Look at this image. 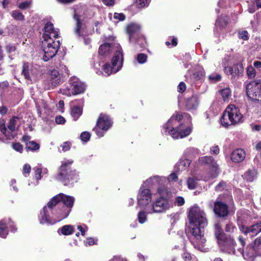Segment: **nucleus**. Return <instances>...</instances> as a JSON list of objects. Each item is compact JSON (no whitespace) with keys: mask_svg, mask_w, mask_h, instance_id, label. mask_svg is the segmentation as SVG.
Listing matches in <instances>:
<instances>
[{"mask_svg":"<svg viewBox=\"0 0 261 261\" xmlns=\"http://www.w3.org/2000/svg\"><path fill=\"white\" fill-rule=\"evenodd\" d=\"M190 225V241L194 247L204 251L206 239L204 237L205 227L207 225L205 214L197 206L192 207L189 214Z\"/></svg>","mask_w":261,"mask_h":261,"instance_id":"1","label":"nucleus"},{"mask_svg":"<svg viewBox=\"0 0 261 261\" xmlns=\"http://www.w3.org/2000/svg\"><path fill=\"white\" fill-rule=\"evenodd\" d=\"M74 202L73 197L60 193L48 202V207L50 211L56 207L61 216L66 215V218L71 212Z\"/></svg>","mask_w":261,"mask_h":261,"instance_id":"2","label":"nucleus"},{"mask_svg":"<svg viewBox=\"0 0 261 261\" xmlns=\"http://www.w3.org/2000/svg\"><path fill=\"white\" fill-rule=\"evenodd\" d=\"M183 118V116L176 114L173 115L168 122L163 126L164 133L167 132L173 138H183L188 136L191 132L190 127H185L182 124L178 127L174 128L177 123Z\"/></svg>","mask_w":261,"mask_h":261,"instance_id":"3","label":"nucleus"},{"mask_svg":"<svg viewBox=\"0 0 261 261\" xmlns=\"http://www.w3.org/2000/svg\"><path fill=\"white\" fill-rule=\"evenodd\" d=\"M73 163L72 160L65 159L62 161L56 176V179L62 182L64 186H72L79 179L78 173L71 167Z\"/></svg>","mask_w":261,"mask_h":261,"instance_id":"4","label":"nucleus"},{"mask_svg":"<svg viewBox=\"0 0 261 261\" xmlns=\"http://www.w3.org/2000/svg\"><path fill=\"white\" fill-rule=\"evenodd\" d=\"M243 116L239 108L233 105L227 107L220 121L221 124L227 128L230 125H236L243 122Z\"/></svg>","mask_w":261,"mask_h":261,"instance_id":"5","label":"nucleus"},{"mask_svg":"<svg viewBox=\"0 0 261 261\" xmlns=\"http://www.w3.org/2000/svg\"><path fill=\"white\" fill-rule=\"evenodd\" d=\"M160 177L154 176L146 180L142 185L137 196L138 205L141 207L146 206L152 200V194L150 190L146 188L152 185L158 184Z\"/></svg>","mask_w":261,"mask_h":261,"instance_id":"6","label":"nucleus"},{"mask_svg":"<svg viewBox=\"0 0 261 261\" xmlns=\"http://www.w3.org/2000/svg\"><path fill=\"white\" fill-rule=\"evenodd\" d=\"M66 215L61 216L56 207L50 211L47 206H44L40 211L38 220L41 224L53 225L65 218Z\"/></svg>","mask_w":261,"mask_h":261,"instance_id":"7","label":"nucleus"},{"mask_svg":"<svg viewBox=\"0 0 261 261\" xmlns=\"http://www.w3.org/2000/svg\"><path fill=\"white\" fill-rule=\"evenodd\" d=\"M123 56L122 49L118 47L116 54L112 59L111 65L108 63L105 64L102 68V74L108 76L112 73L117 72L122 66Z\"/></svg>","mask_w":261,"mask_h":261,"instance_id":"8","label":"nucleus"},{"mask_svg":"<svg viewBox=\"0 0 261 261\" xmlns=\"http://www.w3.org/2000/svg\"><path fill=\"white\" fill-rule=\"evenodd\" d=\"M59 40L55 41L54 39H43L42 41V47L44 55L43 59L48 61L57 54L60 47Z\"/></svg>","mask_w":261,"mask_h":261,"instance_id":"9","label":"nucleus"},{"mask_svg":"<svg viewBox=\"0 0 261 261\" xmlns=\"http://www.w3.org/2000/svg\"><path fill=\"white\" fill-rule=\"evenodd\" d=\"M112 124L108 116L100 114L97 121V127L94 128L93 130L99 137H103L105 132L111 127Z\"/></svg>","mask_w":261,"mask_h":261,"instance_id":"10","label":"nucleus"},{"mask_svg":"<svg viewBox=\"0 0 261 261\" xmlns=\"http://www.w3.org/2000/svg\"><path fill=\"white\" fill-rule=\"evenodd\" d=\"M171 205L167 199L162 197L158 199L151 206L146 207L147 214L161 213L170 208Z\"/></svg>","mask_w":261,"mask_h":261,"instance_id":"11","label":"nucleus"},{"mask_svg":"<svg viewBox=\"0 0 261 261\" xmlns=\"http://www.w3.org/2000/svg\"><path fill=\"white\" fill-rule=\"evenodd\" d=\"M115 38L114 37H109V40L113 41L110 43H106L101 45L99 47V54L104 57H108L111 53L114 54L115 56L117 50L119 47L121 48L120 45L114 42Z\"/></svg>","mask_w":261,"mask_h":261,"instance_id":"12","label":"nucleus"},{"mask_svg":"<svg viewBox=\"0 0 261 261\" xmlns=\"http://www.w3.org/2000/svg\"><path fill=\"white\" fill-rule=\"evenodd\" d=\"M247 95L250 99L261 101V81H253L246 86Z\"/></svg>","mask_w":261,"mask_h":261,"instance_id":"13","label":"nucleus"},{"mask_svg":"<svg viewBox=\"0 0 261 261\" xmlns=\"http://www.w3.org/2000/svg\"><path fill=\"white\" fill-rule=\"evenodd\" d=\"M222 251L228 253L234 254L235 241L231 236H225L218 241Z\"/></svg>","mask_w":261,"mask_h":261,"instance_id":"14","label":"nucleus"},{"mask_svg":"<svg viewBox=\"0 0 261 261\" xmlns=\"http://www.w3.org/2000/svg\"><path fill=\"white\" fill-rule=\"evenodd\" d=\"M213 211L215 215L220 218L227 217L229 214L228 206L218 200L214 202Z\"/></svg>","mask_w":261,"mask_h":261,"instance_id":"15","label":"nucleus"},{"mask_svg":"<svg viewBox=\"0 0 261 261\" xmlns=\"http://www.w3.org/2000/svg\"><path fill=\"white\" fill-rule=\"evenodd\" d=\"M43 39H57L59 37V30L55 29L50 22H47L43 29Z\"/></svg>","mask_w":261,"mask_h":261,"instance_id":"16","label":"nucleus"},{"mask_svg":"<svg viewBox=\"0 0 261 261\" xmlns=\"http://www.w3.org/2000/svg\"><path fill=\"white\" fill-rule=\"evenodd\" d=\"M199 164L209 166L214 173L212 175V178L216 177L218 175V165L212 156H202L198 160Z\"/></svg>","mask_w":261,"mask_h":261,"instance_id":"17","label":"nucleus"},{"mask_svg":"<svg viewBox=\"0 0 261 261\" xmlns=\"http://www.w3.org/2000/svg\"><path fill=\"white\" fill-rule=\"evenodd\" d=\"M10 227L11 231H15L16 228L13 226V222L9 218L5 219L0 221V237L6 238L8 234V228Z\"/></svg>","mask_w":261,"mask_h":261,"instance_id":"18","label":"nucleus"},{"mask_svg":"<svg viewBox=\"0 0 261 261\" xmlns=\"http://www.w3.org/2000/svg\"><path fill=\"white\" fill-rule=\"evenodd\" d=\"M74 19L76 20V27L74 30V32L77 37H82L84 39V43L86 45H88L91 42V39L89 37L84 36L83 28H82V23L80 20V16L76 14L74 15Z\"/></svg>","mask_w":261,"mask_h":261,"instance_id":"19","label":"nucleus"},{"mask_svg":"<svg viewBox=\"0 0 261 261\" xmlns=\"http://www.w3.org/2000/svg\"><path fill=\"white\" fill-rule=\"evenodd\" d=\"M141 27L136 23H131L127 28L130 42H136V38L142 35L140 34Z\"/></svg>","mask_w":261,"mask_h":261,"instance_id":"20","label":"nucleus"},{"mask_svg":"<svg viewBox=\"0 0 261 261\" xmlns=\"http://www.w3.org/2000/svg\"><path fill=\"white\" fill-rule=\"evenodd\" d=\"M224 70L227 75H231L235 77L236 75H240L243 74L244 67L242 63H239L234 64L233 66L225 67Z\"/></svg>","mask_w":261,"mask_h":261,"instance_id":"21","label":"nucleus"},{"mask_svg":"<svg viewBox=\"0 0 261 261\" xmlns=\"http://www.w3.org/2000/svg\"><path fill=\"white\" fill-rule=\"evenodd\" d=\"M69 82L72 85V90L74 94L77 95L83 93L86 88L85 84L75 77H72Z\"/></svg>","mask_w":261,"mask_h":261,"instance_id":"22","label":"nucleus"},{"mask_svg":"<svg viewBox=\"0 0 261 261\" xmlns=\"http://www.w3.org/2000/svg\"><path fill=\"white\" fill-rule=\"evenodd\" d=\"M246 156L245 151L241 149L238 148L234 150L231 153L230 158L232 162L235 163H240L243 161Z\"/></svg>","mask_w":261,"mask_h":261,"instance_id":"23","label":"nucleus"},{"mask_svg":"<svg viewBox=\"0 0 261 261\" xmlns=\"http://www.w3.org/2000/svg\"><path fill=\"white\" fill-rule=\"evenodd\" d=\"M199 104V100L197 96H192L187 98L185 101V106L189 111L196 110Z\"/></svg>","mask_w":261,"mask_h":261,"instance_id":"24","label":"nucleus"},{"mask_svg":"<svg viewBox=\"0 0 261 261\" xmlns=\"http://www.w3.org/2000/svg\"><path fill=\"white\" fill-rule=\"evenodd\" d=\"M190 161L188 159L180 160L175 166V171L176 172L182 171L186 170L190 166Z\"/></svg>","mask_w":261,"mask_h":261,"instance_id":"25","label":"nucleus"},{"mask_svg":"<svg viewBox=\"0 0 261 261\" xmlns=\"http://www.w3.org/2000/svg\"><path fill=\"white\" fill-rule=\"evenodd\" d=\"M261 231V221L259 223L247 228L245 233H251L252 236H256Z\"/></svg>","mask_w":261,"mask_h":261,"instance_id":"26","label":"nucleus"},{"mask_svg":"<svg viewBox=\"0 0 261 261\" xmlns=\"http://www.w3.org/2000/svg\"><path fill=\"white\" fill-rule=\"evenodd\" d=\"M257 175V171L254 169H249L243 175L244 179L248 181H253L256 178Z\"/></svg>","mask_w":261,"mask_h":261,"instance_id":"27","label":"nucleus"},{"mask_svg":"<svg viewBox=\"0 0 261 261\" xmlns=\"http://www.w3.org/2000/svg\"><path fill=\"white\" fill-rule=\"evenodd\" d=\"M49 78L50 79L52 86L55 87L59 84L60 81L59 73L56 70H53L49 74Z\"/></svg>","mask_w":261,"mask_h":261,"instance_id":"28","label":"nucleus"},{"mask_svg":"<svg viewBox=\"0 0 261 261\" xmlns=\"http://www.w3.org/2000/svg\"><path fill=\"white\" fill-rule=\"evenodd\" d=\"M215 235L217 239V241L226 236L222 230L221 227L219 223L215 225Z\"/></svg>","mask_w":261,"mask_h":261,"instance_id":"29","label":"nucleus"},{"mask_svg":"<svg viewBox=\"0 0 261 261\" xmlns=\"http://www.w3.org/2000/svg\"><path fill=\"white\" fill-rule=\"evenodd\" d=\"M72 90V85L69 82V85L66 86L65 87L61 88L60 89V92L63 95H65L67 96H70L72 95H75L76 94H74Z\"/></svg>","mask_w":261,"mask_h":261,"instance_id":"30","label":"nucleus"},{"mask_svg":"<svg viewBox=\"0 0 261 261\" xmlns=\"http://www.w3.org/2000/svg\"><path fill=\"white\" fill-rule=\"evenodd\" d=\"M61 231V233L65 236L71 234L74 232V228L71 225H66L60 228L58 232Z\"/></svg>","mask_w":261,"mask_h":261,"instance_id":"31","label":"nucleus"},{"mask_svg":"<svg viewBox=\"0 0 261 261\" xmlns=\"http://www.w3.org/2000/svg\"><path fill=\"white\" fill-rule=\"evenodd\" d=\"M198 179L194 177H189L187 180V186L189 189L193 190L198 185Z\"/></svg>","mask_w":261,"mask_h":261,"instance_id":"32","label":"nucleus"},{"mask_svg":"<svg viewBox=\"0 0 261 261\" xmlns=\"http://www.w3.org/2000/svg\"><path fill=\"white\" fill-rule=\"evenodd\" d=\"M27 150H30L32 151H36L39 149L40 145L36 142L32 141L27 143L25 147Z\"/></svg>","mask_w":261,"mask_h":261,"instance_id":"33","label":"nucleus"},{"mask_svg":"<svg viewBox=\"0 0 261 261\" xmlns=\"http://www.w3.org/2000/svg\"><path fill=\"white\" fill-rule=\"evenodd\" d=\"M71 114L74 120H76L82 114V110L77 106L73 107L71 109Z\"/></svg>","mask_w":261,"mask_h":261,"instance_id":"34","label":"nucleus"},{"mask_svg":"<svg viewBox=\"0 0 261 261\" xmlns=\"http://www.w3.org/2000/svg\"><path fill=\"white\" fill-rule=\"evenodd\" d=\"M239 251L241 253V254L243 256L244 258L246 259H251L254 256V249L252 247L249 248V252H244L243 250L241 249V248H240L239 249Z\"/></svg>","mask_w":261,"mask_h":261,"instance_id":"35","label":"nucleus"},{"mask_svg":"<svg viewBox=\"0 0 261 261\" xmlns=\"http://www.w3.org/2000/svg\"><path fill=\"white\" fill-rule=\"evenodd\" d=\"M227 24V18L226 17L220 16L216 21V26L224 28Z\"/></svg>","mask_w":261,"mask_h":261,"instance_id":"36","label":"nucleus"},{"mask_svg":"<svg viewBox=\"0 0 261 261\" xmlns=\"http://www.w3.org/2000/svg\"><path fill=\"white\" fill-rule=\"evenodd\" d=\"M220 93L224 101L227 100L231 96V91L229 88L221 90Z\"/></svg>","mask_w":261,"mask_h":261,"instance_id":"37","label":"nucleus"},{"mask_svg":"<svg viewBox=\"0 0 261 261\" xmlns=\"http://www.w3.org/2000/svg\"><path fill=\"white\" fill-rule=\"evenodd\" d=\"M12 17L17 20H23L24 19V16L22 13L18 11H13L11 13Z\"/></svg>","mask_w":261,"mask_h":261,"instance_id":"38","label":"nucleus"},{"mask_svg":"<svg viewBox=\"0 0 261 261\" xmlns=\"http://www.w3.org/2000/svg\"><path fill=\"white\" fill-rule=\"evenodd\" d=\"M136 42H131L133 43H137L140 45L141 47H144L146 44L145 38L143 35L140 36L139 37L136 38Z\"/></svg>","mask_w":261,"mask_h":261,"instance_id":"39","label":"nucleus"},{"mask_svg":"<svg viewBox=\"0 0 261 261\" xmlns=\"http://www.w3.org/2000/svg\"><path fill=\"white\" fill-rule=\"evenodd\" d=\"M237 229L236 227L233 225L232 222H229L226 224L224 230L225 232L228 233H232Z\"/></svg>","mask_w":261,"mask_h":261,"instance_id":"40","label":"nucleus"},{"mask_svg":"<svg viewBox=\"0 0 261 261\" xmlns=\"http://www.w3.org/2000/svg\"><path fill=\"white\" fill-rule=\"evenodd\" d=\"M204 72L203 69L199 70L198 71H197L193 73V77L194 79L196 81H198L201 79L204 76Z\"/></svg>","mask_w":261,"mask_h":261,"instance_id":"41","label":"nucleus"},{"mask_svg":"<svg viewBox=\"0 0 261 261\" xmlns=\"http://www.w3.org/2000/svg\"><path fill=\"white\" fill-rule=\"evenodd\" d=\"M247 74L249 78L252 79L256 76V71L254 67L249 66L247 69Z\"/></svg>","mask_w":261,"mask_h":261,"instance_id":"42","label":"nucleus"},{"mask_svg":"<svg viewBox=\"0 0 261 261\" xmlns=\"http://www.w3.org/2000/svg\"><path fill=\"white\" fill-rule=\"evenodd\" d=\"M146 208H145V212L144 211H141L139 213L138 215V218L139 222L140 223H144L146 220Z\"/></svg>","mask_w":261,"mask_h":261,"instance_id":"43","label":"nucleus"},{"mask_svg":"<svg viewBox=\"0 0 261 261\" xmlns=\"http://www.w3.org/2000/svg\"><path fill=\"white\" fill-rule=\"evenodd\" d=\"M22 74L24 76L25 79L28 80H31V77L29 73V66L27 64H24L23 65Z\"/></svg>","mask_w":261,"mask_h":261,"instance_id":"44","label":"nucleus"},{"mask_svg":"<svg viewBox=\"0 0 261 261\" xmlns=\"http://www.w3.org/2000/svg\"><path fill=\"white\" fill-rule=\"evenodd\" d=\"M35 178L36 180H39L42 177V168L39 167H35Z\"/></svg>","mask_w":261,"mask_h":261,"instance_id":"45","label":"nucleus"},{"mask_svg":"<svg viewBox=\"0 0 261 261\" xmlns=\"http://www.w3.org/2000/svg\"><path fill=\"white\" fill-rule=\"evenodd\" d=\"M32 4L31 1H25L22 3H20L18 6V7L20 9H26L27 8H29L31 7Z\"/></svg>","mask_w":261,"mask_h":261,"instance_id":"46","label":"nucleus"},{"mask_svg":"<svg viewBox=\"0 0 261 261\" xmlns=\"http://www.w3.org/2000/svg\"><path fill=\"white\" fill-rule=\"evenodd\" d=\"M149 0H136V4L138 8H143L149 4Z\"/></svg>","mask_w":261,"mask_h":261,"instance_id":"47","label":"nucleus"},{"mask_svg":"<svg viewBox=\"0 0 261 261\" xmlns=\"http://www.w3.org/2000/svg\"><path fill=\"white\" fill-rule=\"evenodd\" d=\"M147 56L144 54H140L138 55L137 61L140 64H143L146 62Z\"/></svg>","mask_w":261,"mask_h":261,"instance_id":"48","label":"nucleus"},{"mask_svg":"<svg viewBox=\"0 0 261 261\" xmlns=\"http://www.w3.org/2000/svg\"><path fill=\"white\" fill-rule=\"evenodd\" d=\"M12 147L15 150L20 153L23 151V146L19 143H13L12 144Z\"/></svg>","mask_w":261,"mask_h":261,"instance_id":"49","label":"nucleus"},{"mask_svg":"<svg viewBox=\"0 0 261 261\" xmlns=\"http://www.w3.org/2000/svg\"><path fill=\"white\" fill-rule=\"evenodd\" d=\"M182 258L185 261H190L193 259H195L194 256H192L191 254L188 252H185L182 255Z\"/></svg>","mask_w":261,"mask_h":261,"instance_id":"50","label":"nucleus"},{"mask_svg":"<svg viewBox=\"0 0 261 261\" xmlns=\"http://www.w3.org/2000/svg\"><path fill=\"white\" fill-rule=\"evenodd\" d=\"M114 18L118 21H123L125 19V16L123 13H115L114 14Z\"/></svg>","mask_w":261,"mask_h":261,"instance_id":"51","label":"nucleus"},{"mask_svg":"<svg viewBox=\"0 0 261 261\" xmlns=\"http://www.w3.org/2000/svg\"><path fill=\"white\" fill-rule=\"evenodd\" d=\"M90 138V134L87 132H83L81 135V139L82 141L87 142Z\"/></svg>","mask_w":261,"mask_h":261,"instance_id":"52","label":"nucleus"},{"mask_svg":"<svg viewBox=\"0 0 261 261\" xmlns=\"http://www.w3.org/2000/svg\"><path fill=\"white\" fill-rule=\"evenodd\" d=\"M226 187V183L222 181L219 182V184L216 187L215 190L216 191H222Z\"/></svg>","mask_w":261,"mask_h":261,"instance_id":"53","label":"nucleus"},{"mask_svg":"<svg viewBox=\"0 0 261 261\" xmlns=\"http://www.w3.org/2000/svg\"><path fill=\"white\" fill-rule=\"evenodd\" d=\"M239 37L244 40H246L248 39V32L246 31H243L239 33Z\"/></svg>","mask_w":261,"mask_h":261,"instance_id":"54","label":"nucleus"},{"mask_svg":"<svg viewBox=\"0 0 261 261\" xmlns=\"http://www.w3.org/2000/svg\"><path fill=\"white\" fill-rule=\"evenodd\" d=\"M175 203L178 206H181L185 203L184 198L182 197H177L175 199Z\"/></svg>","mask_w":261,"mask_h":261,"instance_id":"55","label":"nucleus"},{"mask_svg":"<svg viewBox=\"0 0 261 261\" xmlns=\"http://www.w3.org/2000/svg\"><path fill=\"white\" fill-rule=\"evenodd\" d=\"M177 89H178V91L179 92H180V93L184 92L185 91V90L186 89V84L184 82H180L177 87Z\"/></svg>","mask_w":261,"mask_h":261,"instance_id":"56","label":"nucleus"},{"mask_svg":"<svg viewBox=\"0 0 261 261\" xmlns=\"http://www.w3.org/2000/svg\"><path fill=\"white\" fill-rule=\"evenodd\" d=\"M31 167L29 164H25L23 167V174L26 176L27 174H29L31 171Z\"/></svg>","mask_w":261,"mask_h":261,"instance_id":"57","label":"nucleus"},{"mask_svg":"<svg viewBox=\"0 0 261 261\" xmlns=\"http://www.w3.org/2000/svg\"><path fill=\"white\" fill-rule=\"evenodd\" d=\"M55 121L57 124H62L65 122V120L63 117L61 116H58L56 117Z\"/></svg>","mask_w":261,"mask_h":261,"instance_id":"58","label":"nucleus"},{"mask_svg":"<svg viewBox=\"0 0 261 261\" xmlns=\"http://www.w3.org/2000/svg\"><path fill=\"white\" fill-rule=\"evenodd\" d=\"M61 147L62 148V150L64 152L69 150L70 148L69 144L67 142H64L63 144L61 145Z\"/></svg>","mask_w":261,"mask_h":261,"instance_id":"59","label":"nucleus"},{"mask_svg":"<svg viewBox=\"0 0 261 261\" xmlns=\"http://www.w3.org/2000/svg\"><path fill=\"white\" fill-rule=\"evenodd\" d=\"M221 76L219 74L216 75H211L209 76V79L214 82L219 81L221 80Z\"/></svg>","mask_w":261,"mask_h":261,"instance_id":"60","label":"nucleus"},{"mask_svg":"<svg viewBox=\"0 0 261 261\" xmlns=\"http://www.w3.org/2000/svg\"><path fill=\"white\" fill-rule=\"evenodd\" d=\"M169 181H176L177 179V176L175 173H172L168 177Z\"/></svg>","mask_w":261,"mask_h":261,"instance_id":"61","label":"nucleus"},{"mask_svg":"<svg viewBox=\"0 0 261 261\" xmlns=\"http://www.w3.org/2000/svg\"><path fill=\"white\" fill-rule=\"evenodd\" d=\"M251 129L254 132H259L261 130V125H257V124H251Z\"/></svg>","mask_w":261,"mask_h":261,"instance_id":"62","label":"nucleus"},{"mask_svg":"<svg viewBox=\"0 0 261 261\" xmlns=\"http://www.w3.org/2000/svg\"><path fill=\"white\" fill-rule=\"evenodd\" d=\"M211 151L212 153L217 154L219 152V148L218 146H214L211 148Z\"/></svg>","mask_w":261,"mask_h":261,"instance_id":"63","label":"nucleus"},{"mask_svg":"<svg viewBox=\"0 0 261 261\" xmlns=\"http://www.w3.org/2000/svg\"><path fill=\"white\" fill-rule=\"evenodd\" d=\"M85 243L86 245L91 246L95 243L94 240L93 238H88L86 239V241H85Z\"/></svg>","mask_w":261,"mask_h":261,"instance_id":"64","label":"nucleus"}]
</instances>
